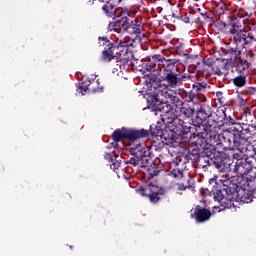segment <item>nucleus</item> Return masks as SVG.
<instances>
[{"label": "nucleus", "mask_w": 256, "mask_h": 256, "mask_svg": "<svg viewBox=\"0 0 256 256\" xmlns=\"http://www.w3.org/2000/svg\"><path fill=\"white\" fill-rule=\"evenodd\" d=\"M147 102V107L157 115L160 114L163 124L172 131L178 139H187V136L191 134L192 127L187 125L179 116H177V108H173V105L163 104V99L159 96V92L148 91L144 95Z\"/></svg>", "instance_id": "nucleus-1"}, {"label": "nucleus", "mask_w": 256, "mask_h": 256, "mask_svg": "<svg viewBox=\"0 0 256 256\" xmlns=\"http://www.w3.org/2000/svg\"><path fill=\"white\" fill-rule=\"evenodd\" d=\"M214 200L223 207H231V203H251L253 197L249 194V182L243 176H232L226 180H220L215 188Z\"/></svg>", "instance_id": "nucleus-2"}, {"label": "nucleus", "mask_w": 256, "mask_h": 256, "mask_svg": "<svg viewBox=\"0 0 256 256\" xmlns=\"http://www.w3.org/2000/svg\"><path fill=\"white\" fill-rule=\"evenodd\" d=\"M192 141H195L198 149L200 150L202 169L214 167L220 173H227V171L231 169L230 164L227 163V159L223 158L220 153H217L215 145L209 142L199 141L197 139H193Z\"/></svg>", "instance_id": "nucleus-3"}, {"label": "nucleus", "mask_w": 256, "mask_h": 256, "mask_svg": "<svg viewBox=\"0 0 256 256\" xmlns=\"http://www.w3.org/2000/svg\"><path fill=\"white\" fill-rule=\"evenodd\" d=\"M181 63L180 59L174 58L171 64L166 66V69L162 70L161 81L162 87H166V89H177V87H181L183 83L191 78V75L187 73H181L177 69V66Z\"/></svg>", "instance_id": "nucleus-4"}, {"label": "nucleus", "mask_w": 256, "mask_h": 256, "mask_svg": "<svg viewBox=\"0 0 256 256\" xmlns=\"http://www.w3.org/2000/svg\"><path fill=\"white\" fill-rule=\"evenodd\" d=\"M127 12H121L117 15V19L110 22L108 31L114 33H128L129 35H141V25L133 22Z\"/></svg>", "instance_id": "nucleus-5"}, {"label": "nucleus", "mask_w": 256, "mask_h": 256, "mask_svg": "<svg viewBox=\"0 0 256 256\" xmlns=\"http://www.w3.org/2000/svg\"><path fill=\"white\" fill-rule=\"evenodd\" d=\"M223 137V134L217 132V130L211 129L209 126H203L202 128L195 129L192 127L190 134L187 135L184 141H191L196 139L203 143H210V145H219V141Z\"/></svg>", "instance_id": "nucleus-6"}, {"label": "nucleus", "mask_w": 256, "mask_h": 256, "mask_svg": "<svg viewBox=\"0 0 256 256\" xmlns=\"http://www.w3.org/2000/svg\"><path fill=\"white\" fill-rule=\"evenodd\" d=\"M233 43L238 49H245L248 57H253V52L256 51V37L252 33L239 30L234 36Z\"/></svg>", "instance_id": "nucleus-7"}, {"label": "nucleus", "mask_w": 256, "mask_h": 256, "mask_svg": "<svg viewBox=\"0 0 256 256\" xmlns=\"http://www.w3.org/2000/svg\"><path fill=\"white\" fill-rule=\"evenodd\" d=\"M211 90V86L207 82H195L190 91H184V99L186 103H194L197 105L199 101H207L206 93Z\"/></svg>", "instance_id": "nucleus-8"}, {"label": "nucleus", "mask_w": 256, "mask_h": 256, "mask_svg": "<svg viewBox=\"0 0 256 256\" xmlns=\"http://www.w3.org/2000/svg\"><path fill=\"white\" fill-rule=\"evenodd\" d=\"M212 109L213 107L207 101H199L195 104L194 117L192 118V125L195 127L194 131L207 125Z\"/></svg>", "instance_id": "nucleus-9"}, {"label": "nucleus", "mask_w": 256, "mask_h": 256, "mask_svg": "<svg viewBox=\"0 0 256 256\" xmlns=\"http://www.w3.org/2000/svg\"><path fill=\"white\" fill-rule=\"evenodd\" d=\"M234 172L237 173L236 177H245L247 181H255L256 179V159L245 158L240 162H236L234 166Z\"/></svg>", "instance_id": "nucleus-10"}, {"label": "nucleus", "mask_w": 256, "mask_h": 256, "mask_svg": "<svg viewBox=\"0 0 256 256\" xmlns=\"http://www.w3.org/2000/svg\"><path fill=\"white\" fill-rule=\"evenodd\" d=\"M145 137H149V130H132L122 127L121 129H116L112 133V139L113 141L116 142L122 141V139H129V141H137V139H143Z\"/></svg>", "instance_id": "nucleus-11"}, {"label": "nucleus", "mask_w": 256, "mask_h": 256, "mask_svg": "<svg viewBox=\"0 0 256 256\" xmlns=\"http://www.w3.org/2000/svg\"><path fill=\"white\" fill-rule=\"evenodd\" d=\"M152 137H161V139H164V141H168V143H171V141H175L178 138L176 134H174L167 126H165V129L161 128V122H157L156 124H151L150 129L148 131V135Z\"/></svg>", "instance_id": "nucleus-12"}, {"label": "nucleus", "mask_w": 256, "mask_h": 256, "mask_svg": "<svg viewBox=\"0 0 256 256\" xmlns=\"http://www.w3.org/2000/svg\"><path fill=\"white\" fill-rule=\"evenodd\" d=\"M225 133H228V135L225 136V134H222V137H220V140L218 141V145H222V147L228 149V151H237L238 147H241V142L235 137L233 129L227 128Z\"/></svg>", "instance_id": "nucleus-13"}, {"label": "nucleus", "mask_w": 256, "mask_h": 256, "mask_svg": "<svg viewBox=\"0 0 256 256\" xmlns=\"http://www.w3.org/2000/svg\"><path fill=\"white\" fill-rule=\"evenodd\" d=\"M173 61H175V58L167 59L162 55L156 54L152 56V59L149 61L150 71L153 73H159V71L163 72V70L166 69V67L169 66Z\"/></svg>", "instance_id": "nucleus-14"}, {"label": "nucleus", "mask_w": 256, "mask_h": 256, "mask_svg": "<svg viewBox=\"0 0 256 256\" xmlns=\"http://www.w3.org/2000/svg\"><path fill=\"white\" fill-rule=\"evenodd\" d=\"M235 134V137L240 142V145L247 143L249 135H251V123H238L236 126L230 127Z\"/></svg>", "instance_id": "nucleus-15"}, {"label": "nucleus", "mask_w": 256, "mask_h": 256, "mask_svg": "<svg viewBox=\"0 0 256 256\" xmlns=\"http://www.w3.org/2000/svg\"><path fill=\"white\" fill-rule=\"evenodd\" d=\"M131 157L129 160H125V165H132V167H139L141 163V155H143V151L141 150V144L136 145L135 147H131L129 149Z\"/></svg>", "instance_id": "nucleus-16"}, {"label": "nucleus", "mask_w": 256, "mask_h": 256, "mask_svg": "<svg viewBox=\"0 0 256 256\" xmlns=\"http://www.w3.org/2000/svg\"><path fill=\"white\" fill-rule=\"evenodd\" d=\"M211 211L207 210L199 205L195 207L194 213L191 214L192 219H195L197 223H205L211 219Z\"/></svg>", "instance_id": "nucleus-17"}, {"label": "nucleus", "mask_w": 256, "mask_h": 256, "mask_svg": "<svg viewBox=\"0 0 256 256\" xmlns=\"http://www.w3.org/2000/svg\"><path fill=\"white\" fill-rule=\"evenodd\" d=\"M163 95L166 101L162 100V105H172L173 109H178L179 107H182V105H185V102H183L179 96L173 95V93H170L169 91H165Z\"/></svg>", "instance_id": "nucleus-18"}, {"label": "nucleus", "mask_w": 256, "mask_h": 256, "mask_svg": "<svg viewBox=\"0 0 256 256\" xmlns=\"http://www.w3.org/2000/svg\"><path fill=\"white\" fill-rule=\"evenodd\" d=\"M223 119H225V111L217 110L216 112L213 109L210 112V116L206 122L205 127H213V125H217L219 123H223Z\"/></svg>", "instance_id": "nucleus-19"}, {"label": "nucleus", "mask_w": 256, "mask_h": 256, "mask_svg": "<svg viewBox=\"0 0 256 256\" xmlns=\"http://www.w3.org/2000/svg\"><path fill=\"white\" fill-rule=\"evenodd\" d=\"M144 83L147 85V87H154V91L158 92L159 97H161L160 95V90L157 89V87H163L162 81H161V76L160 78L157 77L155 74H147L145 76V81Z\"/></svg>", "instance_id": "nucleus-20"}, {"label": "nucleus", "mask_w": 256, "mask_h": 256, "mask_svg": "<svg viewBox=\"0 0 256 256\" xmlns=\"http://www.w3.org/2000/svg\"><path fill=\"white\" fill-rule=\"evenodd\" d=\"M241 48H228L226 51V67L231 66L232 63H235L238 59H241Z\"/></svg>", "instance_id": "nucleus-21"}, {"label": "nucleus", "mask_w": 256, "mask_h": 256, "mask_svg": "<svg viewBox=\"0 0 256 256\" xmlns=\"http://www.w3.org/2000/svg\"><path fill=\"white\" fill-rule=\"evenodd\" d=\"M133 52L129 51L128 49H122L119 52L118 56V63H122V65H135L133 63Z\"/></svg>", "instance_id": "nucleus-22"}, {"label": "nucleus", "mask_w": 256, "mask_h": 256, "mask_svg": "<svg viewBox=\"0 0 256 256\" xmlns=\"http://www.w3.org/2000/svg\"><path fill=\"white\" fill-rule=\"evenodd\" d=\"M115 49H117L115 44H107L105 49L102 51L101 61L107 63H109V61H113V59H115Z\"/></svg>", "instance_id": "nucleus-23"}, {"label": "nucleus", "mask_w": 256, "mask_h": 256, "mask_svg": "<svg viewBox=\"0 0 256 256\" xmlns=\"http://www.w3.org/2000/svg\"><path fill=\"white\" fill-rule=\"evenodd\" d=\"M136 191L142 195V197H147V195L159 194V187L155 184H148L147 187L139 186Z\"/></svg>", "instance_id": "nucleus-24"}, {"label": "nucleus", "mask_w": 256, "mask_h": 256, "mask_svg": "<svg viewBox=\"0 0 256 256\" xmlns=\"http://www.w3.org/2000/svg\"><path fill=\"white\" fill-rule=\"evenodd\" d=\"M185 161H192V163H199L201 167V151L199 150V146L196 144V148L188 151L185 155Z\"/></svg>", "instance_id": "nucleus-25"}, {"label": "nucleus", "mask_w": 256, "mask_h": 256, "mask_svg": "<svg viewBox=\"0 0 256 256\" xmlns=\"http://www.w3.org/2000/svg\"><path fill=\"white\" fill-rule=\"evenodd\" d=\"M237 151L244 152L246 159H256V149L255 146L248 144L247 142H242V145L238 147Z\"/></svg>", "instance_id": "nucleus-26"}, {"label": "nucleus", "mask_w": 256, "mask_h": 256, "mask_svg": "<svg viewBox=\"0 0 256 256\" xmlns=\"http://www.w3.org/2000/svg\"><path fill=\"white\" fill-rule=\"evenodd\" d=\"M178 109L180 111V117L191 119L193 122V117H195V106L193 108L189 104H183L182 107H179Z\"/></svg>", "instance_id": "nucleus-27"}, {"label": "nucleus", "mask_w": 256, "mask_h": 256, "mask_svg": "<svg viewBox=\"0 0 256 256\" xmlns=\"http://www.w3.org/2000/svg\"><path fill=\"white\" fill-rule=\"evenodd\" d=\"M242 119L246 121V123H250L252 129L256 131V112L252 113L251 110H245L242 113Z\"/></svg>", "instance_id": "nucleus-28"}, {"label": "nucleus", "mask_w": 256, "mask_h": 256, "mask_svg": "<svg viewBox=\"0 0 256 256\" xmlns=\"http://www.w3.org/2000/svg\"><path fill=\"white\" fill-rule=\"evenodd\" d=\"M141 157H140V167H149L153 165V160H151V156H149V152L141 145Z\"/></svg>", "instance_id": "nucleus-29"}, {"label": "nucleus", "mask_w": 256, "mask_h": 256, "mask_svg": "<svg viewBox=\"0 0 256 256\" xmlns=\"http://www.w3.org/2000/svg\"><path fill=\"white\" fill-rule=\"evenodd\" d=\"M249 65L250 63L247 60H243V58H240L236 60L234 63H232L230 67H234L237 73H243V71H247Z\"/></svg>", "instance_id": "nucleus-30"}, {"label": "nucleus", "mask_w": 256, "mask_h": 256, "mask_svg": "<svg viewBox=\"0 0 256 256\" xmlns=\"http://www.w3.org/2000/svg\"><path fill=\"white\" fill-rule=\"evenodd\" d=\"M218 20L231 25V23L233 22V16L231 15V11L228 10V11L218 15Z\"/></svg>", "instance_id": "nucleus-31"}, {"label": "nucleus", "mask_w": 256, "mask_h": 256, "mask_svg": "<svg viewBox=\"0 0 256 256\" xmlns=\"http://www.w3.org/2000/svg\"><path fill=\"white\" fill-rule=\"evenodd\" d=\"M102 11L107 17H113V19H117V16H115V9L111 8V4L106 3L105 5H103Z\"/></svg>", "instance_id": "nucleus-32"}, {"label": "nucleus", "mask_w": 256, "mask_h": 256, "mask_svg": "<svg viewBox=\"0 0 256 256\" xmlns=\"http://www.w3.org/2000/svg\"><path fill=\"white\" fill-rule=\"evenodd\" d=\"M133 43H135L134 39L129 37H125L123 41H120L119 46L117 49H127V47H133Z\"/></svg>", "instance_id": "nucleus-33"}, {"label": "nucleus", "mask_w": 256, "mask_h": 256, "mask_svg": "<svg viewBox=\"0 0 256 256\" xmlns=\"http://www.w3.org/2000/svg\"><path fill=\"white\" fill-rule=\"evenodd\" d=\"M233 83L236 87H245L247 78L243 75H239L233 79Z\"/></svg>", "instance_id": "nucleus-34"}, {"label": "nucleus", "mask_w": 256, "mask_h": 256, "mask_svg": "<svg viewBox=\"0 0 256 256\" xmlns=\"http://www.w3.org/2000/svg\"><path fill=\"white\" fill-rule=\"evenodd\" d=\"M226 11H229V8H227V5L225 3L221 2L217 4L215 8V13L219 17V15H223V13H226Z\"/></svg>", "instance_id": "nucleus-35"}, {"label": "nucleus", "mask_w": 256, "mask_h": 256, "mask_svg": "<svg viewBox=\"0 0 256 256\" xmlns=\"http://www.w3.org/2000/svg\"><path fill=\"white\" fill-rule=\"evenodd\" d=\"M91 85V80L83 81L82 83H79V90L81 95H85L89 89V86Z\"/></svg>", "instance_id": "nucleus-36"}, {"label": "nucleus", "mask_w": 256, "mask_h": 256, "mask_svg": "<svg viewBox=\"0 0 256 256\" xmlns=\"http://www.w3.org/2000/svg\"><path fill=\"white\" fill-rule=\"evenodd\" d=\"M169 175L173 177V179H183V170L174 168L169 172Z\"/></svg>", "instance_id": "nucleus-37"}, {"label": "nucleus", "mask_w": 256, "mask_h": 256, "mask_svg": "<svg viewBox=\"0 0 256 256\" xmlns=\"http://www.w3.org/2000/svg\"><path fill=\"white\" fill-rule=\"evenodd\" d=\"M222 125H234V127H237V125H239V122L235 121L233 117L227 116V114L225 113Z\"/></svg>", "instance_id": "nucleus-38"}, {"label": "nucleus", "mask_w": 256, "mask_h": 256, "mask_svg": "<svg viewBox=\"0 0 256 256\" xmlns=\"http://www.w3.org/2000/svg\"><path fill=\"white\" fill-rule=\"evenodd\" d=\"M232 157L236 160V163H239L240 161H245V159H247V157L245 156V152L243 151L235 152Z\"/></svg>", "instance_id": "nucleus-39"}, {"label": "nucleus", "mask_w": 256, "mask_h": 256, "mask_svg": "<svg viewBox=\"0 0 256 256\" xmlns=\"http://www.w3.org/2000/svg\"><path fill=\"white\" fill-rule=\"evenodd\" d=\"M229 27H231L229 29V33H230V35H232V41H235V35H237V33H239V26H237V25H235V23L231 22V25Z\"/></svg>", "instance_id": "nucleus-40"}, {"label": "nucleus", "mask_w": 256, "mask_h": 256, "mask_svg": "<svg viewBox=\"0 0 256 256\" xmlns=\"http://www.w3.org/2000/svg\"><path fill=\"white\" fill-rule=\"evenodd\" d=\"M208 183L210 187H212V192H213V195L215 196V193L217 192L216 187L221 183V180L217 182V177H214V178H210Z\"/></svg>", "instance_id": "nucleus-41"}, {"label": "nucleus", "mask_w": 256, "mask_h": 256, "mask_svg": "<svg viewBox=\"0 0 256 256\" xmlns=\"http://www.w3.org/2000/svg\"><path fill=\"white\" fill-rule=\"evenodd\" d=\"M230 25L231 24H229L227 22H223L222 20H219V22H217V24H216V27H217L218 31L224 32V31H227V29H229Z\"/></svg>", "instance_id": "nucleus-42"}, {"label": "nucleus", "mask_w": 256, "mask_h": 256, "mask_svg": "<svg viewBox=\"0 0 256 256\" xmlns=\"http://www.w3.org/2000/svg\"><path fill=\"white\" fill-rule=\"evenodd\" d=\"M148 171L151 179H153V177H156V175H159V173H161V170L157 166H155V164H153V167L149 168Z\"/></svg>", "instance_id": "nucleus-43"}, {"label": "nucleus", "mask_w": 256, "mask_h": 256, "mask_svg": "<svg viewBox=\"0 0 256 256\" xmlns=\"http://www.w3.org/2000/svg\"><path fill=\"white\" fill-rule=\"evenodd\" d=\"M216 99L220 103V105H225V98L223 97V92L217 91L216 92Z\"/></svg>", "instance_id": "nucleus-44"}, {"label": "nucleus", "mask_w": 256, "mask_h": 256, "mask_svg": "<svg viewBox=\"0 0 256 256\" xmlns=\"http://www.w3.org/2000/svg\"><path fill=\"white\" fill-rule=\"evenodd\" d=\"M150 199L151 203H158L159 199V193L158 194H147V196Z\"/></svg>", "instance_id": "nucleus-45"}, {"label": "nucleus", "mask_w": 256, "mask_h": 256, "mask_svg": "<svg viewBox=\"0 0 256 256\" xmlns=\"http://www.w3.org/2000/svg\"><path fill=\"white\" fill-rule=\"evenodd\" d=\"M119 167H121V160H113L112 164L110 165V169L115 171L116 169H119Z\"/></svg>", "instance_id": "nucleus-46"}, {"label": "nucleus", "mask_w": 256, "mask_h": 256, "mask_svg": "<svg viewBox=\"0 0 256 256\" xmlns=\"http://www.w3.org/2000/svg\"><path fill=\"white\" fill-rule=\"evenodd\" d=\"M106 3L110 4V9H115V7L121 3V0H108Z\"/></svg>", "instance_id": "nucleus-47"}, {"label": "nucleus", "mask_w": 256, "mask_h": 256, "mask_svg": "<svg viewBox=\"0 0 256 256\" xmlns=\"http://www.w3.org/2000/svg\"><path fill=\"white\" fill-rule=\"evenodd\" d=\"M178 19H180V21H183L184 23H189V16H187V14H180L178 16Z\"/></svg>", "instance_id": "nucleus-48"}, {"label": "nucleus", "mask_w": 256, "mask_h": 256, "mask_svg": "<svg viewBox=\"0 0 256 256\" xmlns=\"http://www.w3.org/2000/svg\"><path fill=\"white\" fill-rule=\"evenodd\" d=\"M104 159H105L106 161H108L109 163H113V161H114L113 155H111V153H105Z\"/></svg>", "instance_id": "nucleus-49"}, {"label": "nucleus", "mask_w": 256, "mask_h": 256, "mask_svg": "<svg viewBox=\"0 0 256 256\" xmlns=\"http://www.w3.org/2000/svg\"><path fill=\"white\" fill-rule=\"evenodd\" d=\"M247 15H249V14H247V12H245V10H243V9H239L237 11V16L240 18L247 17Z\"/></svg>", "instance_id": "nucleus-50"}, {"label": "nucleus", "mask_w": 256, "mask_h": 256, "mask_svg": "<svg viewBox=\"0 0 256 256\" xmlns=\"http://www.w3.org/2000/svg\"><path fill=\"white\" fill-rule=\"evenodd\" d=\"M212 69H213L215 75H219V76L224 75V73L221 71V69H219V67L215 66Z\"/></svg>", "instance_id": "nucleus-51"}, {"label": "nucleus", "mask_w": 256, "mask_h": 256, "mask_svg": "<svg viewBox=\"0 0 256 256\" xmlns=\"http://www.w3.org/2000/svg\"><path fill=\"white\" fill-rule=\"evenodd\" d=\"M203 65H207V67H211L213 65V61L211 59H204L203 60Z\"/></svg>", "instance_id": "nucleus-52"}, {"label": "nucleus", "mask_w": 256, "mask_h": 256, "mask_svg": "<svg viewBox=\"0 0 256 256\" xmlns=\"http://www.w3.org/2000/svg\"><path fill=\"white\" fill-rule=\"evenodd\" d=\"M99 41H104V45H105V43H107V45H109V43H111L110 41H109V38H107V37H99Z\"/></svg>", "instance_id": "nucleus-53"}, {"label": "nucleus", "mask_w": 256, "mask_h": 256, "mask_svg": "<svg viewBox=\"0 0 256 256\" xmlns=\"http://www.w3.org/2000/svg\"><path fill=\"white\" fill-rule=\"evenodd\" d=\"M119 142H117V141H114V142H112V143H110V148L111 147H113L114 149H117V147H119V144H118Z\"/></svg>", "instance_id": "nucleus-54"}, {"label": "nucleus", "mask_w": 256, "mask_h": 256, "mask_svg": "<svg viewBox=\"0 0 256 256\" xmlns=\"http://www.w3.org/2000/svg\"><path fill=\"white\" fill-rule=\"evenodd\" d=\"M92 91H93V93H102L103 92V87H101V88H94Z\"/></svg>", "instance_id": "nucleus-55"}, {"label": "nucleus", "mask_w": 256, "mask_h": 256, "mask_svg": "<svg viewBox=\"0 0 256 256\" xmlns=\"http://www.w3.org/2000/svg\"><path fill=\"white\" fill-rule=\"evenodd\" d=\"M187 187H191V185L188 184V186H184L183 184H181L179 186V189H180V191H185V189H187Z\"/></svg>", "instance_id": "nucleus-56"}, {"label": "nucleus", "mask_w": 256, "mask_h": 256, "mask_svg": "<svg viewBox=\"0 0 256 256\" xmlns=\"http://www.w3.org/2000/svg\"><path fill=\"white\" fill-rule=\"evenodd\" d=\"M200 15L204 18V19H209V15L207 14V12H201Z\"/></svg>", "instance_id": "nucleus-57"}, {"label": "nucleus", "mask_w": 256, "mask_h": 256, "mask_svg": "<svg viewBox=\"0 0 256 256\" xmlns=\"http://www.w3.org/2000/svg\"><path fill=\"white\" fill-rule=\"evenodd\" d=\"M156 11H157V13H162L163 12V8L162 7H157Z\"/></svg>", "instance_id": "nucleus-58"}, {"label": "nucleus", "mask_w": 256, "mask_h": 256, "mask_svg": "<svg viewBox=\"0 0 256 256\" xmlns=\"http://www.w3.org/2000/svg\"><path fill=\"white\" fill-rule=\"evenodd\" d=\"M114 156H115L116 159H117V157H119V151H114Z\"/></svg>", "instance_id": "nucleus-59"}, {"label": "nucleus", "mask_w": 256, "mask_h": 256, "mask_svg": "<svg viewBox=\"0 0 256 256\" xmlns=\"http://www.w3.org/2000/svg\"><path fill=\"white\" fill-rule=\"evenodd\" d=\"M194 11L195 13H201V8H196Z\"/></svg>", "instance_id": "nucleus-60"}, {"label": "nucleus", "mask_w": 256, "mask_h": 256, "mask_svg": "<svg viewBox=\"0 0 256 256\" xmlns=\"http://www.w3.org/2000/svg\"><path fill=\"white\" fill-rule=\"evenodd\" d=\"M97 1H99V3H107V1L109 0H97Z\"/></svg>", "instance_id": "nucleus-61"}, {"label": "nucleus", "mask_w": 256, "mask_h": 256, "mask_svg": "<svg viewBox=\"0 0 256 256\" xmlns=\"http://www.w3.org/2000/svg\"><path fill=\"white\" fill-rule=\"evenodd\" d=\"M163 2L169 4L171 3V0H163Z\"/></svg>", "instance_id": "nucleus-62"}, {"label": "nucleus", "mask_w": 256, "mask_h": 256, "mask_svg": "<svg viewBox=\"0 0 256 256\" xmlns=\"http://www.w3.org/2000/svg\"><path fill=\"white\" fill-rule=\"evenodd\" d=\"M252 193H254V194L256 195V188H254V189L252 190Z\"/></svg>", "instance_id": "nucleus-63"}, {"label": "nucleus", "mask_w": 256, "mask_h": 256, "mask_svg": "<svg viewBox=\"0 0 256 256\" xmlns=\"http://www.w3.org/2000/svg\"><path fill=\"white\" fill-rule=\"evenodd\" d=\"M175 165H176V167H178V166H179V164H178V163H176Z\"/></svg>", "instance_id": "nucleus-64"}]
</instances>
